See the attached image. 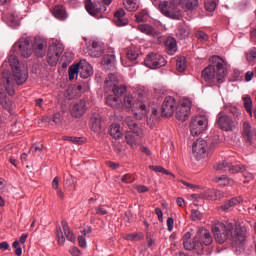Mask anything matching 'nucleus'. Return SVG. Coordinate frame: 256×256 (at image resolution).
Segmentation results:
<instances>
[{"label":"nucleus","mask_w":256,"mask_h":256,"mask_svg":"<svg viewBox=\"0 0 256 256\" xmlns=\"http://www.w3.org/2000/svg\"><path fill=\"white\" fill-rule=\"evenodd\" d=\"M8 63L10 69H12V74L9 71H4L2 74V82L4 83L3 89L8 93V95H15L16 87L23 85L29 75L27 74L26 68H21V63H19V58L15 54H10L8 57Z\"/></svg>","instance_id":"1"},{"label":"nucleus","mask_w":256,"mask_h":256,"mask_svg":"<svg viewBox=\"0 0 256 256\" xmlns=\"http://www.w3.org/2000/svg\"><path fill=\"white\" fill-rule=\"evenodd\" d=\"M11 51L21 55L25 59H29L33 55V51L36 57H45L47 40L37 36L34 38V43L31 44V37L24 35L12 46Z\"/></svg>","instance_id":"2"},{"label":"nucleus","mask_w":256,"mask_h":256,"mask_svg":"<svg viewBox=\"0 0 256 256\" xmlns=\"http://www.w3.org/2000/svg\"><path fill=\"white\" fill-rule=\"evenodd\" d=\"M212 233L214 235L215 241L220 244L225 243V241L231 240L232 245L234 247H239L241 249L243 247V243L245 242V235L241 230L235 228L232 223H217L212 226Z\"/></svg>","instance_id":"3"},{"label":"nucleus","mask_w":256,"mask_h":256,"mask_svg":"<svg viewBox=\"0 0 256 256\" xmlns=\"http://www.w3.org/2000/svg\"><path fill=\"white\" fill-rule=\"evenodd\" d=\"M225 77H227V63L219 56H212L210 64L202 71V79L208 85H214V83H223Z\"/></svg>","instance_id":"4"},{"label":"nucleus","mask_w":256,"mask_h":256,"mask_svg":"<svg viewBox=\"0 0 256 256\" xmlns=\"http://www.w3.org/2000/svg\"><path fill=\"white\" fill-rule=\"evenodd\" d=\"M124 105L127 109L133 107V114L136 119H145L147 113H149V98L147 92L144 90H138L133 94H128L124 97Z\"/></svg>","instance_id":"5"},{"label":"nucleus","mask_w":256,"mask_h":256,"mask_svg":"<svg viewBox=\"0 0 256 256\" xmlns=\"http://www.w3.org/2000/svg\"><path fill=\"white\" fill-rule=\"evenodd\" d=\"M124 125H127L128 129H130L125 135V141L130 147H135L137 145V137H143V130L139 127L137 121L131 117L124 119Z\"/></svg>","instance_id":"6"},{"label":"nucleus","mask_w":256,"mask_h":256,"mask_svg":"<svg viewBox=\"0 0 256 256\" xmlns=\"http://www.w3.org/2000/svg\"><path fill=\"white\" fill-rule=\"evenodd\" d=\"M158 9L165 17H169V19L179 20L182 17L181 9L171 2H159Z\"/></svg>","instance_id":"7"},{"label":"nucleus","mask_w":256,"mask_h":256,"mask_svg":"<svg viewBox=\"0 0 256 256\" xmlns=\"http://www.w3.org/2000/svg\"><path fill=\"white\" fill-rule=\"evenodd\" d=\"M196 243H199L196 249L205 253V247H209L213 243L211 232L205 228H200L196 233Z\"/></svg>","instance_id":"8"},{"label":"nucleus","mask_w":256,"mask_h":256,"mask_svg":"<svg viewBox=\"0 0 256 256\" xmlns=\"http://www.w3.org/2000/svg\"><path fill=\"white\" fill-rule=\"evenodd\" d=\"M208 120L206 116L200 115L192 119L190 123V133L193 137L201 135L205 129H207Z\"/></svg>","instance_id":"9"},{"label":"nucleus","mask_w":256,"mask_h":256,"mask_svg":"<svg viewBox=\"0 0 256 256\" xmlns=\"http://www.w3.org/2000/svg\"><path fill=\"white\" fill-rule=\"evenodd\" d=\"M144 65L149 69H161L167 65V60L157 53H149L144 59Z\"/></svg>","instance_id":"10"},{"label":"nucleus","mask_w":256,"mask_h":256,"mask_svg":"<svg viewBox=\"0 0 256 256\" xmlns=\"http://www.w3.org/2000/svg\"><path fill=\"white\" fill-rule=\"evenodd\" d=\"M65 48L63 44H52L48 48L47 61L49 65L55 67L57 65V61H59V57L63 54Z\"/></svg>","instance_id":"11"},{"label":"nucleus","mask_w":256,"mask_h":256,"mask_svg":"<svg viewBox=\"0 0 256 256\" xmlns=\"http://www.w3.org/2000/svg\"><path fill=\"white\" fill-rule=\"evenodd\" d=\"M87 109H89V103H87V100L80 99L72 105L71 115L72 117L79 119L87 113Z\"/></svg>","instance_id":"12"},{"label":"nucleus","mask_w":256,"mask_h":256,"mask_svg":"<svg viewBox=\"0 0 256 256\" xmlns=\"http://www.w3.org/2000/svg\"><path fill=\"white\" fill-rule=\"evenodd\" d=\"M191 113V102L189 100L182 101L176 107V119L178 121H187L189 114Z\"/></svg>","instance_id":"13"},{"label":"nucleus","mask_w":256,"mask_h":256,"mask_svg":"<svg viewBox=\"0 0 256 256\" xmlns=\"http://www.w3.org/2000/svg\"><path fill=\"white\" fill-rule=\"evenodd\" d=\"M216 123L219 129H222V131H231L233 127H235V122H233V119L223 112H220L217 115Z\"/></svg>","instance_id":"14"},{"label":"nucleus","mask_w":256,"mask_h":256,"mask_svg":"<svg viewBox=\"0 0 256 256\" xmlns=\"http://www.w3.org/2000/svg\"><path fill=\"white\" fill-rule=\"evenodd\" d=\"M208 142L199 138L192 145V152L197 159H203L207 155Z\"/></svg>","instance_id":"15"},{"label":"nucleus","mask_w":256,"mask_h":256,"mask_svg":"<svg viewBox=\"0 0 256 256\" xmlns=\"http://www.w3.org/2000/svg\"><path fill=\"white\" fill-rule=\"evenodd\" d=\"M175 113V98L168 96L164 99L161 107L162 117H173Z\"/></svg>","instance_id":"16"},{"label":"nucleus","mask_w":256,"mask_h":256,"mask_svg":"<svg viewBox=\"0 0 256 256\" xmlns=\"http://www.w3.org/2000/svg\"><path fill=\"white\" fill-rule=\"evenodd\" d=\"M193 234L191 232H186L183 237V246L186 251H193V249H197L199 247V242L196 241V236L192 239Z\"/></svg>","instance_id":"17"},{"label":"nucleus","mask_w":256,"mask_h":256,"mask_svg":"<svg viewBox=\"0 0 256 256\" xmlns=\"http://www.w3.org/2000/svg\"><path fill=\"white\" fill-rule=\"evenodd\" d=\"M225 197V194L221 190H206L203 194H201V199H207L208 201H219Z\"/></svg>","instance_id":"18"},{"label":"nucleus","mask_w":256,"mask_h":256,"mask_svg":"<svg viewBox=\"0 0 256 256\" xmlns=\"http://www.w3.org/2000/svg\"><path fill=\"white\" fill-rule=\"evenodd\" d=\"M242 136H243L244 140L246 141V143H249V145H251V143H253V141L256 137L255 130H253V128H251V124H249V122L243 123Z\"/></svg>","instance_id":"19"},{"label":"nucleus","mask_w":256,"mask_h":256,"mask_svg":"<svg viewBox=\"0 0 256 256\" xmlns=\"http://www.w3.org/2000/svg\"><path fill=\"white\" fill-rule=\"evenodd\" d=\"M79 65V74L82 79H89L93 75V66L87 61H80Z\"/></svg>","instance_id":"20"},{"label":"nucleus","mask_w":256,"mask_h":256,"mask_svg":"<svg viewBox=\"0 0 256 256\" xmlns=\"http://www.w3.org/2000/svg\"><path fill=\"white\" fill-rule=\"evenodd\" d=\"M113 21L117 27H125L126 25H129V20L125 17V10H123V8L118 9L114 13Z\"/></svg>","instance_id":"21"},{"label":"nucleus","mask_w":256,"mask_h":256,"mask_svg":"<svg viewBox=\"0 0 256 256\" xmlns=\"http://www.w3.org/2000/svg\"><path fill=\"white\" fill-rule=\"evenodd\" d=\"M138 31L144 33V35H148L149 37H154V39H159L160 34L153 28V26L149 24H140L137 26Z\"/></svg>","instance_id":"22"},{"label":"nucleus","mask_w":256,"mask_h":256,"mask_svg":"<svg viewBox=\"0 0 256 256\" xmlns=\"http://www.w3.org/2000/svg\"><path fill=\"white\" fill-rule=\"evenodd\" d=\"M86 11H88L89 15H92V17H95V15H99L101 11H106L105 6H101V2L97 3H86Z\"/></svg>","instance_id":"23"},{"label":"nucleus","mask_w":256,"mask_h":256,"mask_svg":"<svg viewBox=\"0 0 256 256\" xmlns=\"http://www.w3.org/2000/svg\"><path fill=\"white\" fill-rule=\"evenodd\" d=\"M91 129L94 133H101V114L94 113L90 117Z\"/></svg>","instance_id":"24"},{"label":"nucleus","mask_w":256,"mask_h":256,"mask_svg":"<svg viewBox=\"0 0 256 256\" xmlns=\"http://www.w3.org/2000/svg\"><path fill=\"white\" fill-rule=\"evenodd\" d=\"M103 45H101L99 42H92V46L88 49V54L90 55V57H101V55H103Z\"/></svg>","instance_id":"25"},{"label":"nucleus","mask_w":256,"mask_h":256,"mask_svg":"<svg viewBox=\"0 0 256 256\" xmlns=\"http://www.w3.org/2000/svg\"><path fill=\"white\" fill-rule=\"evenodd\" d=\"M101 64L104 67V69H106V71L115 69V55L113 54L105 55L102 59Z\"/></svg>","instance_id":"26"},{"label":"nucleus","mask_w":256,"mask_h":256,"mask_svg":"<svg viewBox=\"0 0 256 256\" xmlns=\"http://www.w3.org/2000/svg\"><path fill=\"white\" fill-rule=\"evenodd\" d=\"M165 48L168 55H175L177 53V40L173 37H168L165 41Z\"/></svg>","instance_id":"27"},{"label":"nucleus","mask_w":256,"mask_h":256,"mask_svg":"<svg viewBox=\"0 0 256 256\" xmlns=\"http://www.w3.org/2000/svg\"><path fill=\"white\" fill-rule=\"evenodd\" d=\"M106 103L109 107H113V109H121V107H123L121 99L115 95H108L106 97Z\"/></svg>","instance_id":"28"},{"label":"nucleus","mask_w":256,"mask_h":256,"mask_svg":"<svg viewBox=\"0 0 256 256\" xmlns=\"http://www.w3.org/2000/svg\"><path fill=\"white\" fill-rule=\"evenodd\" d=\"M109 133L113 139H122L123 138V128L121 125L114 123L110 126Z\"/></svg>","instance_id":"29"},{"label":"nucleus","mask_w":256,"mask_h":256,"mask_svg":"<svg viewBox=\"0 0 256 256\" xmlns=\"http://www.w3.org/2000/svg\"><path fill=\"white\" fill-rule=\"evenodd\" d=\"M0 105L3 109H6V111H11V107L13 105L11 100L7 97V93L3 91V88L0 90Z\"/></svg>","instance_id":"30"},{"label":"nucleus","mask_w":256,"mask_h":256,"mask_svg":"<svg viewBox=\"0 0 256 256\" xmlns=\"http://www.w3.org/2000/svg\"><path fill=\"white\" fill-rule=\"evenodd\" d=\"M52 14L56 19H59L60 21L65 20L67 17V12L65 11V8L63 6H56L52 9Z\"/></svg>","instance_id":"31"},{"label":"nucleus","mask_w":256,"mask_h":256,"mask_svg":"<svg viewBox=\"0 0 256 256\" xmlns=\"http://www.w3.org/2000/svg\"><path fill=\"white\" fill-rule=\"evenodd\" d=\"M139 55H140V51H139V48L136 46L129 47L126 52V57L130 61H137V59H139Z\"/></svg>","instance_id":"32"},{"label":"nucleus","mask_w":256,"mask_h":256,"mask_svg":"<svg viewBox=\"0 0 256 256\" xmlns=\"http://www.w3.org/2000/svg\"><path fill=\"white\" fill-rule=\"evenodd\" d=\"M181 5L186 11H193L199 7V0H181Z\"/></svg>","instance_id":"33"},{"label":"nucleus","mask_w":256,"mask_h":256,"mask_svg":"<svg viewBox=\"0 0 256 256\" xmlns=\"http://www.w3.org/2000/svg\"><path fill=\"white\" fill-rule=\"evenodd\" d=\"M61 224L66 239L72 242L75 241V234H73V231H71V229L69 228V224L67 223V221L63 220Z\"/></svg>","instance_id":"34"},{"label":"nucleus","mask_w":256,"mask_h":256,"mask_svg":"<svg viewBox=\"0 0 256 256\" xmlns=\"http://www.w3.org/2000/svg\"><path fill=\"white\" fill-rule=\"evenodd\" d=\"M123 5L126 11L134 12L139 9V5H137V0H123Z\"/></svg>","instance_id":"35"},{"label":"nucleus","mask_w":256,"mask_h":256,"mask_svg":"<svg viewBox=\"0 0 256 256\" xmlns=\"http://www.w3.org/2000/svg\"><path fill=\"white\" fill-rule=\"evenodd\" d=\"M176 69L179 73H183L187 69V59L185 56H180L176 60Z\"/></svg>","instance_id":"36"},{"label":"nucleus","mask_w":256,"mask_h":256,"mask_svg":"<svg viewBox=\"0 0 256 256\" xmlns=\"http://www.w3.org/2000/svg\"><path fill=\"white\" fill-rule=\"evenodd\" d=\"M241 203L240 199L237 198H231L230 200L226 201L224 205H222L220 208L222 211H229L231 207H235Z\"/></svg>","instance_id":"37"},{"label":"nucleus","mask_w":256,"mask_h":256,"mask_svg":"<svg viewBox=\"0 0 256 256\" xmlns=\"http://www.w3.org/2000/svg\"><path fill=\"white\" fill-rule=\"evenodd\" d=\"M229 165H230L229 161L223 160V161L217 162L214 165V169H216V171L227 172L229 171Z\"/></svg>","instance_id":"38"},{"label":"nucleus","mask_w":256,"mask_h":256,"mask_svg":"<svg viewBox=\"0 0 256 256\" xmlns=\"http://www.w3.org/2000/svg\"><path fill=\"white\" fill-rule=\"evenodd\" d=\"M243 101L247 113H249L250 117H253V101H251V97L246 96L243 98Z\"/></svg>","instance_id":"39"},{"label":"nucleus","mask_w":256,"mask_h":256,"mask_svg":"<svg viewBox=\"0 0 256 256\" xmlns=\"http://www.w3.org/2000/svg\"><path fill=\"white\" fill-rule=\"evenodd\" d=\"M8 25L10 27H19V16L17 14L12 13L8 16Z\"/></svg>","instance_id":"40"},{"label":"nucleus","mask_w":256,"mask_h":256,"mask_svg":"<svg viewBox=\"0 0 256 256\" xmlns=\"http://www.w3.org/2000/svg\"><path fill=\"white\" fill-rule=\"evenodd\" d=\"M30 155H41L43 153V144L37 143L34 144L29 151Z\"/></svg>","instance_id":"41"},{"label":"nucleus","mask_w":256,"mask_h":256,"mask_svg":"<svg viewBox=\"0 0 256 256\" xmlns=\"http://www.w3.org/2000/svg\"><path fill=\"white\" fill-rule=\"evenodd\" d=\"M117 76L115 74H109L105 79V87H115L117 84Z\"/></svg>","instance_id":"42"},{"label":"nucleus","mask_w":256,"mask_h":256,"mask_svg":"<svg viewBox=\"0 0 256 256\" xmlns=\"http://www.w3.org/2000/svg\"><path fill=\"white\" fill-rule=\"evenodd\" d=\"M68 71H69V80L73 81V79H75V75H79V63L71 65Z\"/></svg>","instance_id":"43"},{"label":"nucleus","mask_w":256,"mask_h":256,"mask_svg":"<svg viewBox=\"0 0 256 256\" xmlns=\"http://www.w3.org/2000/svg\"><path fill=\"white\" fill-rule=\"evenodd\" d=\"M245 171V166L243 165H232L229 164L228 173H243Z\"/></svg>","instance_id":"44"},{"label":"nucleus","mask_w":256,"mask_h":256,"mask_svg":"<svg viewBox=\"0 0 256 256\" xmlns=\"http://www.w3.org/2000/svg\"><path fill=\"white\" fill-rule=\"evenodd\" d=\"M112 91L114 93V96L121 97V95L127 92V87L123 85H119V86L116 85L114 86Z\"/></svg>","instance_id":"45"},{"label":"nucleus","mask_w":256,"mask_h":256,"mask_svg":"<svg viewBox=\"0 0 256 256\" xmlns=\"http://www.w3.org/2000/svg\"><path fill=\"white\" fill-rule=\"evenodd\" d=\"M135 19L137 23H145V21H147V11H140L138 14L135 15Z\"/></svg>","instance_id":"46"},{"label":"nucleus","mask_w":256,"mask_h":256,"mask_svg":"<svg viewBox=\"0 0 256 256\" xmlns=\"http://www.w3.org/2000/svg\"><path fill=\"white\" fill-rule=\"evenodd\" d=\"M216 8H217V4L215 3V0H207L205 2L206 11L213 13V11H215Z\"/></svg>","instance_id":"47"},{"label":"nucleus","mask_w":256,"mask_h":256,"mask_svg":"<svg viewBox=\"0 0 256 256\" xmlns=\"http://www.w3.org/2000/svg\"><path fill=\"white\" fill-rule=\"evenodd\" d=\"M196 38L198 39V41H200V43H205L209 41V36L203 31H197Z\"/></svg>","instance_id":"48"},{"label":"nucleus","mask_w":256,"mask_h":256,"mask_svg":"<svg viewBox=\"0 0 256 256\" xmlns=\"http://www.w3.org/2000/svg\"><path fill=\"white\" fill-rule=\"evenodd\" d=\"M208 146L210 147V149H213V147L215 145H219V136H212L210 138H208L207 140Z\"/></svg>","instance_id":"49"},{"label":"nucleus","mask_w":256,"mask_h":256,"mask_svg":"<svg viewBox=\"0 0 256 256\" xmlns=\"http://www.w3.org/2000/svg\"><path fill=\"white\" fill-rule=\"evenodd\" d=\"M57 234L56 237L58 239L59 245H63L65 243V236L63 235V230H61V227L56 228Z\"/></svg>","instance_id":"50"},{"label":"nucleus","mask_w":256,"mask_h":256,"mask_svg":"<svg viewBox=\"0 0 256 256\" xmlns=\"http://www.w3.org/2000/svg\"><path fill=\"white\" fill-rule=\"evenodd\" d=\"M65 187L69 191H73V189H75V179H73V177H68L65 181Z\"/></svg>","instance_id":"51"},{"label":"nucleus","mask_w":256,"mask_h":256,"mask_svg":"<svg viewBox=\"0 0 256 256\" xmlns=\"http://www.w3.org/2000/svg\"><path fill=\"white\" fill-rule=\"evenodd\" d=\"M178 35H180V37H182V39H185V37L189 36V29H187V27H184V26H179L178 27Z\"/></svg>","instance_id":"52"},{"label":"nucleus","mask_w":256,"mask_h":256,"mask_svg":"<svg viewBox=\"0 0 256 256\" xmlns=\"http://www.w3.org/2000/svg\"><path fill=\"white\" fill-rule=\"evenodd\" d=\"M12 247L14 250L15 255L21 256L23 253V249H21V245L19 244V241H14L12 244Z\"/></svg>","instance_id":"53"},{"label":"nucleus","mask_w":256,"mask_h":256,"mask_svg":"<svg viewBox=\"0 0 256 256\" xmlns=\"http://www.w3.org/2000/svg\"><path fill=\"white\" fill-rule=\"evenodd\" d=\"M246 59L247 61L251 62L256 59V49L252 48L246 52Z\"/></svg>","instance_id":"54"},{"label":"nucleus","mask_w":256,"mask_h":256,"mask_svg":"<svg viewBox=\"0 0 256 256\" xmlns=\"http://www.w3.org/2000/svg\"><path fill=\"white\" fill-rule=\"evenodd\" d=\"M122 183H133L135 181V176L132 174H125L121 178Z\"/></svg>","instance_id":"55"},{"label":"nucleus","mask_w":256,"mask_h":256,"mask_svg":"<svg viewBox=\"0 0 256 256\" xmlns=\"http://www.w3.org/2000/svg\"><path fill=\"white\" fill-rule=\"evenodd\" d=\"M190 217L192 221H201V219L203 218V214H201L198 210H192Z\"/></svg>","instance_id":"56"},{"label":"nucleus","mask_w":256,"mask_h":256,"mask_svg":"<svg viewBox=\"0 0 256 256\" xmlns=\"http://www.w3.org/2000/svg\"><path fill=\"white\" fill-rule=\"evenodd\" d=\"M52 121L55 123V125H60V123L63 121V116H61V113L57 112L53 114Z\"/></svg>","instance_id":"57"},{"label":"nucleus","mask_w":256,"mask_h":256,"mask_svg":"<svg viewBox=\"0 0 256 256\" xmlns=\"http://www.w3.org/2000/svg\"><path fill=\"white\" fill-rule=\"evenodd\" d=\"M126 239L128 241H139V239H141V238L139 237V234L131 233V234L126 235Z\"/></svg>","instance_id":"58"},{"label":"nucleus","mask_w":256,"mask_h":256,"mask_svg":"<svg viewBox=\"0 0 256 256\" xmlns=\"http://www.w3.org/2000/svg\"><path fill=\"white\" fill-rule=\"evenodd\" d=\"M175 225V220H173L172 217H168L167 219V227H168V231H173V227Z\"/></svg>","instance_id":"59"},{"label":"nucleus","mask_w":256,"mask_h":256,"mask_svg":"<svg viewBox=\"0 0 256 256\" xmlns=\"http://www.w3.org/2000/svg\"><path fill=\"white\" fill-rule=\"evenodd\" d=\"M78 243H79V246L82 247L83 249L87 247V240H85V237L83 236L78 237Z\"/></svg>","instance_id":"60"},{"label":"nucleus","mask_w":256,"mask_h":256,"mask_svg":"<svg viewBox=\"0 0 256 256\" xmlns=\"http://www.w3.org/2000/svg\"><path fill=\"white\" fill-rule=\"evenodd\" d=\"M155 214L158 217V221H160V223H163V211L160 208H155Z\"/></svg>","instance_id":"61"},{"label":"nucleus","mask_w":256,"mask_h":256,"mask_svg":"<svg viewBox=\"0 0 256 256\" xmlns=\"http://www.w3.org/2000/svg\"><path fill=\"white\" fill-rule=\"evenodd\" d=\"M97 215H107V209H105V206H99L96 209Z\"/></svg>","instance_id":"62"},{"label":"nucleus","mask_w":256,"mask_h":256,"mask_svg":"<svg viewBox=\"0 0 256 256\" xmlns=\"http://www.w3.org/2000/svg\"><path fill=\"white\" fill-rule=\"evenodd\" d=\"M70 253L73 256H81V250H79L77 247L70 248Z\"/></svg>","instance_id":"63"},{"label":"nucleus","mask_w":256,"mask_h":256,"mask_svg":"<svg viewBox=\"0 0 256 256\" xmlns=\"http://www.w3.org/2000/svg\"><path fill=\"white\" fill-rule=\"evenodd\" d=\"M0 249L2 250V251H11V246H9V243H7V242H1L0 243Z\"/></svg>","instance_id":"64"}]
</instances>
